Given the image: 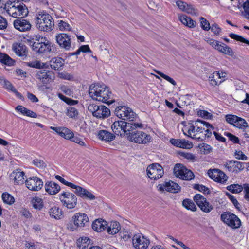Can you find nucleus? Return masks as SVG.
Instances as JSON below:
<instances>
[{"label": "nucleus", "mask_w": 249, "mask_h": 249, "mask_svg": "<svg viewBox=\"0 0 249 249\" xmlns=\"http://www.w3.org/2000/svg\"><path fill=\"white\" fill-rule=\"evenodd\" d=\"M155 71L159 75H160L161 77L171 83L173 85L175 86L176 85V81L172 78L170 77L167 75H165L163 73L158 71L155 70Z\"/></svg>", "instance_id": "52"}, {"label": "nucleus", "mask_w": 249, "mask_h": 249, "mask_svg": "<svg viewBox=\"0 0 249 249\" xmlns=\"http://www.w3.org/2000/svg\"><path fill=\"white\" fill-rule=\"evenodd\" d=\"M224 135L227 137H228L229 139L232 141L234 143H238L239 142V138L236 136L228 132H225L224 133Z\"/></svg>", "instance_id": "56"}, {"label": "nucleus", "mask_w": 249, "mask_h": 249, "mask_svg": "<svg viewBox=\"0 0 249 249\" xmlns=\"http://www.w3.org/2000/svg\"><path fill=\"white\" fill-rule=\"evenodd\" d=\"M1 84L6 89L9 90H11L12 92L13 91L14 89H15L12 84L8 81L3 80L1 81Z\"/></svg>", "instance_id": "57"}, {"label": "nucleus", "mask_w": 249, "mask_h": 249, "mask_svg": "<svg viewBox=\"0 0 249 249\" xmlns=\"http://www.w3.org/2000/svg\"><path fill=\"white\" fill-rule=\"evenodd\" d=\"M227 189L232 193H239L244 190V185L241 186L239 184H231L226 187Z\"/></svg>", "instance_id": "44"}, {"label": "nucleus", "mask_w": 249, "mask_h": 249, "mask_svg": "<svg viewBox=\"0 0 249 249\" xmlns=\"http://www.w3.org/2000/svg\"><path fill=\"white\" fill-rule=\"evenodd\" d=\"M88 109L94 117L98 119L106 118L110 114L109 109L104 105L91 104L89 105Z\"/></svg>", "instance_id": "7"}, {"label": "nucleus", "mask_w": 249, "mask_h": 249, "mask_svg": "<svg viewBox=\"0 0 249 249\" xmlns=\"http://www.w3.org/2000/svg\"><path fill=\"white\" fill-rule=\"evenodd\" d=\"M120 229L121 226L119 222L112 221L107 227V231L109 234L114 235L118 233Z\"/></svg>", "instance_id": "34"}, {"label": "nucleus", "mask_w": 249, "mask_h": 249, "mask_svg": "<svg viewBox=\"0 0 249 249\" xmlns=\"http://www.w3.org/2000/svg\"><path fill=\"white\" fill-rule=\"evenodd\" d=\"M73 189H74V193L81 198L91 200L95 198L94 195L91 192L81 186L75 185Z\"/></svg>", "instance_id": "24"}, {"label": "nucleus", "mask_w": 249, "mask_h": 249, "mask_svg": "<svg viewBox=\"0 0 249 249\" xmlns=\"http://www.w3.org/2000/svg\"><path fill=\"white\" fill-rule=\"evenodd\" d=\"M201 27L205 31H208L210 29L209 22L203 17L200 18Z\"/></svg>", "instance_id": "53"}, {"label": "nucleus", "mask_w": 249, "mask_h": 249, "mask_svg": "<svg viewBox=\"0 0 249 249\" xmlns=\"http://www.w3.org/2000/svg\"><path fill=\"white\" fill-rule=\"evenodd\" d=\"M55 178L57 180H59L60 182H61L63 184H64L67 186H69L72 189H73V188L74 187V186L75 185V184H74L73 183L69 182L66 181L64 178H63L62 177H61L59 175H56L55 176Z\"/></svg>", "instance_id": "54"}, {"label": "nucleus", "mask_w": 249, "mask_h": 249, "mask_svg": "<svg viewBox=\"0 0 249 249\" xmlns=\"http://www.w3.org/2000/svg\"><path fill=\"white\" fill-rule=\"evenodd\" d=\"M225 118L228 123L237 128L244 130H246L248 128V124L243 118L231 114L227 115Z\"/></svg>", "instance_id": "14"}, {"label": "nucleus", "mask_w": 249, "mask_h": 249, "mask_svg": "<svg viewBox=\"0 0 249 249\" xmlns=\"http://www.w3.org/2000/svg\"><path fill=\"white\" fill-rule=\"evenodd\" d=\"M14 28L20 32H27L31 29V24L27 19L21 17L15 20L13 22Z\"/></svg>", "instance_id": "22"}, {"label": "nucleus", "mask_w": 249, "mask_h": 249, "mask_svg": "<svg viewBox=\"0 0 249 249\" xmlns=\"http://www.w3.org/2000/svg\"><path fill=\"white\" fill-rule=\"evenodd\" d=\"M48 213L51 218L55 220H60L63 217V212L62 209L57 206H53L51 207L49 209Z\"/></svg>", "instance_id": "26"}, {"label": "nucleus", "mask_w": 249, "mask_h": 249, "mask_svg": "<svg viewBox=\"0 0 249 249\" xmlns=\"http://www.w3.org/2000/svg\"><path fill=\"white\" fill-rule=\"evenodd\" d=\"M143 124L138 123H127L122 120L115 121L111 125L113 132L117 135H124L137 128H142Z\"/></svg>", "instance_id": "2"}, {"label": "nucleus", "mask_w": 249, "mask_h": 249, "mask_svg": "<svg viewBox=\"0 0 249 249\" xmlns=\"http://www.w3.org/2000/svg\"><path fill=\"white\" fill-rule=\"evenodd\" d=\"M10 2L4 3L1 0H0V13H3L4 12L7 13V10L8 9Z\"/></svg>", "instance_id": "61"}, {"label": "nucleus", "mask_w": 249, "mask_h": 249, "mask_svg": "<svg viewBox=\"0 0 249 249\" xmlns=\"http://www.w3.org/2000/svg\"><path fill=\"white\" fill-rule=\"evenodd\" d=\"M209 177L214 181L224 184L227 180L228 177L226 174L218 169H210L208 171Z\"/></svg>", "instance_id": "20"}, {"label": "nucleus", "mask_w": 249, "mask_h": 249, "mask_svg": "<svg viewBox=\"0 0 249 249\" xmlns=\"http://www.w3.org/2000/svg\"><path fill=\"white\" fill-rule=\"evenodd\" d=\"M64 64V60L61 57L52 58L49 62V65L52 69L58 70L62 68Z\"/></svg>", "instance_id": "32"}, {"label": "nucleus", "mask_w": 249, "mask_h": 249, "mask_svg": "<svg viewBox=\"0 0 249 249\" xmlns=\"http://www.w3.org/2000/svg\"><path fill=\"white\" fill-rule=\"evenodd\" d=\"M90 243V239L87 237H82L77 241V245L79 249H85Z\"/></svg>", "instance_id": "37"}, {"label": "nucleus", "mask_w": 249, "mask_h": 249, "mask_svg": "<svg viewBox=\"0 0 249 249\" xmlns=\"http://www.w3.org/2000/svg\"><path fill=\"white\" fill-rule=\"evenodd\" d=\"M0 62L5 65L11 66L14 61L7 54L0 53Z\"/></svg>", "instance_id": "41"}, {"label": "nucleus", "mask_w": 249, "mask_h": 249, "mask_svg": "<svg viewBox=\"0 0 249 249\" xmlns=\"http://www.w3.org/2000/svg\"><path fill=\"white\" fill-rule=\"evenodd\" d=\"M58 28L62 31H71L72 29L69 23L63 20L59 21Z\"/></svg>", "instance_id": "50"}, {"label": "nucleus", "mask_w": 249, "mask_h": 249, "mask_svg": "<svg viewBox=\"0 0 249 249\" xmlns=\"http://www.w3.org/2000/svg\"><path fill=\"white\" fill-rule=\"evenodd\" d=\"M58 97L60 99L65 102L66 103H67L69 105H75L76 104L78 103V101L76 100H74L71 99L69 98L66 97V96H64L62 94H59Z\"/></svg>", "instance_id": "55"}, {"label": "nucleus", "mask_w": 249, "mask_h": 249, "mask_svg": "<svg viewBox=\"0 0 249 249\" xmlns=\"http://www.w3.org/2000/svg\"><path fill=\"white\" fill-rule=\"evenodd\" d=\"M243 7L245 12V17L246 18L249 19V5L248 2H244Z\"/></svg>", "instance_id": "64"}, {"label": "nucleus", "mask_w": 249, "mask_h": 249, "mask_svg": "<svg viewBox=\"0 0 249 249\" xmlns=\"http://www.w3.org/2000/svg\"><path fill=\"white\" fill-rule=\"evenodd\" d=\"M24 172L17 169L12 173L11 177L12 178H13L16 184H23L24 181Z\"/></svg>", "instance_id": "31"}, {"label": "nucleus", "mask_w": 249, "mask_h": 249, "mask_svg": "<svg viewBox=\"0 0 249 249\" xmlns=\"http://www.w3.org/2000/svg\"><path fill=\"white\" fill-rule=\"evenodd\" d=\"M89 96L94 100L110 105L114 102L111 98L112 93L108 87L99 84H91L89 88Z\"/></svg>", "instance_id": "1"}, {"label": "nucleus", "mask_w": 249, "mask_h": 249, "mask_svg": "<svg viewBox=\"0 0 249 249\" xmlns=\"http://www.w3.org/2000/svg\"><path fill=\"white\" fill-rule=\"evenodd\" d=\"M25 249H40L41 243L32 241H26L25 243Z\"/></svg>", "instance_id": "46"}, {"label": "nucleus", "mask_w": 249, "mask_h": 249, "mask_svg": "<svg viewBox=\"0 0 249 249\" xmlns=\"http://www.w3.org/2000/svg\"><path fill=\"white\" fill-rule=\"evenodd\" d=\"M115 113L118 118L130 122L133 121L137 117L133 110L126 106L118 107L116 108Z\"/></svg>", "instance_id": "11"}, {"label": "nucleus", "mask_w": 249, "mask_h": 249, "mask_svg": "<svg viewBox=\"0 0 249 249\" xmlns=\"http://www.w3.org/2000/svg\"><path fill=\"white\" fill-rule=\"evenodd\" d=\"M12 50L18 56H24L26 55L27 47L22 43H14L12 45Z\"/></svg>", "instance_id": "27"}, {"label": "nucleus", "mask_w": 249, "mask_h": 249, "mask_svg": "<svg viewBox=\"0 0 249 249\" xmlns=\"http://www.w3.org/2000/svg\"><path fill=\"white\" fill-rule=\"evenodd\" d=\"M33 163L34 165L40 168H43L46 167V164L45 162L42 160L40 159H35L33 160Z\"/></svg>", "instance_id": "59"}, {"label": "nucleus", "mask_w": 249, "mask_h": 249, "mask_svg": "<svg viewBox=\"0 0 249 249\" xmlns=\"http://www.w3.org/2000/svg\"><path fill=\"white\" fill-rule=\"evenodd\" d=\"M210 29L215 35H219L221 31L220 27L216 24H213L210 26Z\"/></svg>", "instance_id": "63"}, {"label": "nucleus", "mask_w": 249, "mask_h": 249, "mask_svg": "<svg viewBox=\"0 0 249 249\" xmlns=\"http://www.w3.org/2000/svg\"><path fill=\"white\" fill-rule=\"evenodd\" d=\"M146 172L148 178L154 180L161 178L164 174L162 167L160 164L157 163L148 166Z\"/></svg>", "instance_id": "13"}, {"label": "nucleus", "mask_w": 249, "mask_h": 249, "mask_svg": "<svg viewBox=\"0 0 249 249\" xmlns=\"http://www.w3.org/2000/svg\"><path fill=\"white\" fill-rule=\"evenodd\" d=\"M52 43L49 40L38 43V42H33L32 47V49L36 53L39 54L47 53L51 51Z\"/></svg>", "instance_id": "17"}, {"label": "nucleus", "mask_w": 249, "mask_h": 249, "mask_svg": "<svg viewBox=\"0 0 249 249\" xmlns=\"http://www.w3.org/2000/svg\"><path fill=\"white\" fill-rule=\"evenodd\" d=\"M71 141L72 142L78 144L80 146L86 148L87 147V145L85 142V139L81 138L79 136V135L74 136L73 134V136Z\"/></svg>", "instance_id": "47"}, {"label": "nucleus", "mask_w": 249, "mask_h": 249, "mask_svg": "<svg viewBox=\"0 0 249 249\" xmlns=\"http://www.w3.org/2000/svg\"><path fill=\"white\" fill-rule=\"evenodd\" d=\"M89 222V219L87 215L78 212L75 213L72 216L71 220L66 224V228L69 231H74L86 226Z\"/></svg>", "instance_id": "4"}, {"label": "nucleus", "mask_w": 249, "mask_h": 249, "mask_svg": "<svg viewBox=\"0 0 249 249\" xmlns=\"http://www.w3.org/2000/svg\"><path fill=\"white\" fill-rule=\"evenodd\" d=\"M194 200L200 209L205 213H209L213 209V207L201 195L197 194L194 196Z\"/></svg>", "instance_id": "19"}, {"label": "nucleus", "mask_w": 249, "mask_h": 249, "mask_svg": "<svg viewBox=\"0 0 249 249\" xmlns=\"http://www.w3.org/2000/svg\"><path fill=\"white\" fill-rule=\"evenodd\" d=\"M219 72H214L209 77L210 84L212 86H216L222 83V80H219Z\"/></svg>", "instance_id": "39"}, {"label": "nucleus", "mask_w": 249, "mask_h": 249, "mask_svg": "<svg viewBox=\"0 0 249 249\" xmlns=\"http://www.w3.org/2000/svg\"><path fill=\"white\" fill-rule=\"evenodd\" d=\"M27 66L36 69H43L47 68L48 67V64L46 63H43L39 61L36 60L32 62L27 63Z\"/></svg>", "instance_id": "40"}, {"label": "nucleus", "mask_w": 249, "mask_h": 249, "mask_svg": "<svg viewBox=\"0 0 249 249\" xmlns=\"http://www.w3.org/2000/svg\"><path fill=\"white\" fill-rule=\"evenodd\" d=\"M66 113L68 116L71 118H75L78 115L77 109L72 107H67Z\"/></svg>", "instance_id": "48"}, {"label": "nucleus", "mask_w": 249, "mask_h": 249, "mask_svg": "<svg viewBox=\"0 0 249 249\" xmlns=\"http://www.w3.org/2000/svg\"><path fill=\"white\" fill-rule=\"evenodd\" d=\"M217 51L231 56H232L234 55L232 49L223 43H220L218 48H217Z\"/></svg>", "instance_id": "36"}, {"label": "nucleus", "mask_w": 249, "mask_h": 249, "mask_svg": "<svg viewBox=\"0 0 249 249\" xmlns=\"http://www.w3.org/2000/svg\"><path fill=\"white\" fill-rule=\"evenodd\" d=\"M149 243V240L142 234H137L133 237L132 244L136 249H146Z\"/></svg>", "instance_id": "16"}, {"label": "nucleus", "mask_w": 249, "mask_h": 249, "mask_svg": "<svg viewBox=\"0 0 249 249\" xmlns=\"http://www.w3.org/2000/svg\"><path fill=\"white\" fill-rule=\"evenodd\" d=\"M174 173L177 177L182 180H191L194 178L193 172L181 164H176Z\"/></svg>", "instance_id": "12"}, {"label": "nucleus", "mask_w": 249, "mask_h": 249, "mask_svg": "<svg viewBox=\"0 0 249 249\" xmlns=\"http://www.w3.org/2000/svg\"><path fill=\"white\" fill-rule=\"evenodd\" d=\"M107 225V222L102 219L95 220L92 224V229L97 231L101 232L103 231Z\"/></svg>", "instance_id": "33"}, {"label": "nucleus", "mask_w": 249, "mask_h": 249, "mask_svg": "<svg viewBox=\"0 0 249 249\" xmlns=\"http://www.w3.org/2000/svg\"><path fill=\"white\" fill-rule=\"evenodd\" d=\"M178 17L182 24L188 28H193L196 25V22L195 20L185 15L179 14Z\"/></svg>", "instance_id": "29"}, {"label": "nucleus", "mask_w": 249, "mask_h": 249, "mask_svg": "<svg viewBox=\"0 0 249 249\" xmlns=\"http://www.w3.org/2000/svg\"><path fill=\"white\" fill-rule=\"evenodd\" d=\"M127 135L130 141L139 144H146L149 142L151 139L149 134L142 131H134L133 130L127 133Z\"/></svg>", "instance_id": "9"}, {"label": "nucleus", "mask_w": 249, "mask_h": 249, "mask_svg": "<svg viewBox=\"0 0 249 249\" xmlns=\"http://www.w3.org/2000/svg\"><path fill=\"white\" fill-rule=\"evenodd\" d=\"M180 148L190 149L193 146V144L191 142H189L188 141L185 140H180Z\"/></svg>", "instance_id": "58"}, {"label": "nucleus", "mask_w": 249, "mask_h": 249, "mask_svg": "<svg viewBox=\"0 0 249 249\" xmlns=\"http://www.w3.org/2000/svg\"><path fill=\"white\" fill-rule=\"evenodd\" d=\"M243 164L239 161L231 160L226 162L225 166L230 172H237L243 169Z\"/></svg>", "instance_id": "25"}, {"label": "nucleus", "mask_w": 249, "mask_h": 249, "mask_svg": "<svg viewBox=\"0 0 249 249\" xmlns=\"http://www.w3.org/2000/svg\"><path fill=\"white\" fill-rule=\"evenodd\" d=\"M37 28L41 31L50 32L54 27V22L52 16L44 11L38 12L36 16Z\"/></svg>", "instance_id": "3"}, {"label": "nucleus", "mask_w": 249, "mask_h": 249, "mask_svg": "<svg viewBox=\"0 0 249 249\" xmlns=\"http://www.w3.org/2000/svg\"><path fill=\"white\" fill-rule=\"evenodd\" d=\"M198 123H199L197 121L195 124V125L191 124L185 125L183 129V131L185 135L193 139L202 141L204 138L203 133L205 128H203L201 124L198 125Z\"/></svg>", "instance_id": "5"}, {"label": "nucleus", "mask_w": 249, "mask_h": 249, "mask_svg": "<svg viewBox=\"0 0 249 249\" xmlns=\"http://www.w3.org/2000/svg\"><path fill=\"white\" fill-rule=\"evenodd\" d=\"M29 11L27 6L23 3L15 1L9 4V8L7 10V13L10 16L19 18V17L23 18L27 16Z\"/></svg>", "instance_id": "6"}, {"label": "nucleus", "mask_w": 249, "mask_h": 249, "mask_svg": "<svg viewBox=\"0 0 249 249\" xmlns=\"http://www.w3.org/2000/svg\"><path fill=\"white\" fill-rule=\"evenodd\" d=\"M235 158L239 160H246L248 158L241 151H236L235 152Z\"/></svg>", "instance_id": "62"}, {"label": "nucleus", "mask_w": 249, "mask_h": 249, "mask_svg": "<svg viewBox=\"0 0 249 249\" xmlns=\"http://www.w3.org/2000/svg\"><path fill=\"white\" fill-rule=\"evenodd\" d=\"M52 71L46 70H40L36 72V77L43 84L48 83L53 80Z\"/></svg>", "instance_id": "23"}, {"label": "nucleus", "mask_w": 249, "mask_h": 249, "mask_svg": "<svg viewBox=\"0 0 249 249\" xmlns=\"http://www.w3.org/2000/svg\"><path fill=\"white\" fill-rule=\"evenodd\" d=\"M184 10H185V11H182L186 12L192 16H197L199 15L198 10L195 8L192 5L187 4V6H184Z\"/></svg>", "instance_id": "45"}, {"label": "nucleus", "mask_w": 249, "mask_h": 249, "mask_svg": "<svg viewBox=\"0 0 249 249\" xmlns=\"http://www.w3.org/2000/svg\"><path fill=\"white\" fill-rule=\"evenodd\" d=\"M243 193L244 194V198L249 201V184H244Z\"/></svg>", "instance_id": "60"}, {"label": "nucleus", "mask_w": 249, "mask_h": 249, "mask_svg": "<svg viewBox=\"0 0 249 249\" xmlns=\"http://www.w3.org/2000/svg\"><path fill=\"white\" fill-rule=\"evenodd\" d=\"M182 205L186 209L195 212L196 211V207L195 203L190 199H185L182 201Z\"/></svg>", "instance_id": "43"}, {"label": "nucleus", "mask_w": 249, "mask_h": 249, "mask_svg": "<svg viewBox=\"0 0 249 249\" xmlns=\"http://www.w3.org/2000/svg\"><path fill=\"white\" fill-rule=\"evenodd\" d=\"M221 221L232 229L240 227L241 224L240 219L234 214L230 212H223L220 216Z\"/></svg>", "instance_id": "10"}, {"label": "nucleus", "mask_w": 249, "mask_h": 249, "mask_svg": "<svg viewBox=\"0 0 249 249\" xmlns=\"http://www.w3.org/2000/svg\"><path fill=\"white\" fill-rule=\"evenodd\" d=\"M197 122L199 123L200 124L203 125L204 126H205V127L206 128V130L205 129L203 130V131H204L205 132V133L204 134V136H203L204 138V137H207L208 138H210L212 136L213 131L214 129L213 126L209 123H208L206 122H205V121L198 120Z\"/></svg>", "instance_id": "35"}, {"label": "nucleus", "mask_w": 249, "mask_h": 249, "mask_svg": "<svg viewBox=\"0 0 249 249\" xmlns=\"http://www.w3.org/2000/svg\"><path fill=\"white\" fill-rule=\"evenodd\" d=\"M25 184L27 188L32 191H38L42 189L43 182L41 179L34 176L26 179Z\"/></svg>", "instance_id": "18"}, {"label": "nucleus", "mask_w": 249, "mask_h": 249, "mask_svg": "<svg viewBox=\"0 0 249 249\" xmlns=\"http://www.w3.org/2000/svg\"><path fill=\"white\" fill-rule=\"evenodd\" d=\"M73 132L70 129L62 127L59 135L67 140H71L73 136Z\"/></svg>", "instance_id": "38"}, {"label": "nucleus", "mask_w": 249, "mask_h": 249, "mask_svg": "<svg viewBox=\"0 0 249 249\" xmlns=\"http://www.w3.org/2000/svg\"><path fill=\"white\" fill-rule=\"evenodd\" d=\"M60 201L64 206L68 209L75 208L77 204V198L76 196L70 192H63L59 195Z\"/></svg>", "instance_id": "8"}, {"label": "nucleus", "mask_w": 249, "mask_h": 249, "mask_svg": "<svg viewBox=\"0 0 249 249\" xmlns=\"http://www.w3.org/2000/svg\"><path fill=\"white\" fill-rule=\"evenodd\" d=\"M45 190L50 195H55L58 193L60 190V186L57 183L48 181L45 184Z\"/></svg>", "instance_id": "28"}, {"label": "nucleus", "mask_w": 249, "mask_h": 249, "mask_svg": "<svg viewBox=\"0 0 249 249\" xmlns=\"http://www.w3.org/2000/svg\"><path fill=\"white\" fill-rule=\"evenodd\" d=\"M98 138L103 141L110 142L115 138V135L106 130H99L97 134Z\"/></svg>", "instance_id": "30"}, {"label": "nucleus", "mask_w": 249, "mask_h": 249, "mask_svg": "<svg viewBox=\"0 0 249 249\" xmlns=\"http://www.w3.org/2000/svg\"><path fill=\"white\" fill-rule=\"evenodd\" d=\"M2 198L4 202L8 204H12L15 201L14 198L8 193H4L2 195Z\"/></svg>", "instance_id": "49"}, {"label": "nucleus", "mask_w": 249, "mask_h": 249, "mask_svg": "<svg viewBox=\"0 0 249 249\" xmlns=\"http://www.w3.org/2000/svg\"><path fill=\"white\" fill-rule=\"evenodd\" d=\"M55 40L59 47L65 50L69 51L71 48V36L66 33H59L56 35Z\"/></svg>", "instance_id": "15"}, {"label": "nucleus", "mask_w": 249, "mask_h": 249, "mask_svg": "<svg viewBox=\"0 0 249 249\" xmlns=\"http://www.w3.org/2000/svg\"><path fill=\"white\" fill-rule=\"evenodd\" d=\"M32 203L33 207L35 209L39 210H41L44 206L43 200L39 197H35L33 198L32 200Z\"/></svg>", "instance_id": "42"}, {"label": "nucleus", "mask_w": 249, "mask_h": 249, "mask_svg": "<svg viewBox=\"0 0 249 249\" xmlns=\"http://www.w3.org/2000/svg\"><path fill=\"white\" fill-rule=\"evenodd\" d=\"M229 36L231 38L234 39L237 41H240L243 43H245L249 45V41L244 38L241 36L238 35L234 33H231L229 35Z\"/></svg>", "instance_id": "51"}, {"label": "nucleus", "mask_w": 249, "mask_h": 249, "mask_svg": "<svg viewBox=\"0 0 249 249\" xmlns=\"http://www.w3.org/2000/svg\"><path fill=\"white\" fill-rule=\"evenodd\" d=\"M157 190L161 192L165 191L173 193H178L180 189V186L176 183L170 181L163 184H160L157 186Z\"/></svg>", "instance_id": "21"}]
</instances>
